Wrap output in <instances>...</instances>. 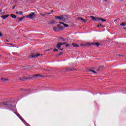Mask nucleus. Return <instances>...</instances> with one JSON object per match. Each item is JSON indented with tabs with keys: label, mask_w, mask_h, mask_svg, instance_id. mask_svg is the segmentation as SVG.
I'll return each instance as SVG.
<instances>
[{
	"label": "nucleus",
	"mask_w": 126,
	"mask_h": 126,
	"mask_svg": "<svg viewBox=\"0 0 126 126\" xmlns=\"http://www.w3.org/2000/svg\"><path fill=\"white\" fill-rule=\"evenodd\" d=\"M27 18H30V19H34L36 18V15H35V12H32L26 16Z\"/></svg>",
	"instance_id": "nucleus-1"
},
{
	"label": "nucleus",
	"mask_w": 126,
	"mask_h": 126,
	"mask_svg": "<svg viewBox=\"0 0 126 126\" xmlns=\"http://www.w3.org/2000/svg\"><path fill=\"white\" fill-rule=\"evenodd\" d=\"M102 21V22H104V21H106V20L105 19H103L101 18H99V17H96L95 18V21Z\"/></svg>",
	"instance_id": "nucleus-2"
},
{
	"label": "nucleus",
	"mask_w": 126,
	"mask_h": 126,
	"mask_svg": "<svg viewBox=\"0 0 126 126\" xmlns=\"http://www.w3.org/2000/svg\"><path fill=\"white\" fill-rule=\"evenodd\" d=\"M40 55V54H37L36 55H32L30 56L31 58H34V59H36V58H38ZM41 56H42V54H41Z\"/></svg>",
	"instance_id": "nucleus-3"
},
{
	"label": "nucleus",
	"mask_w": 126,
	"mask_h": 126,
	"mask_svg": "<svg viewBox=\"0 0 126 126\" xmlns=\"http://www.w3.org/2000/svg\"><path fill=\"white\" fill-rule=\"evenodd\" d=\"M67 19H68V18L67 17V16H62V20L64 22H65V21H66V20H67Z\"/></svg>",
	"instance_id": "nucleus-4"
},
{
	"label": "nucleus",
	"mask_w": 126,
	"mask_h": 126,
	"mask_svg": "<svg viewBox=\"0 0 126 126\" xmlns=\"http://www.w3.org/2000/svg\"><path fill=\"white\" fill-rule=\"evenodd\" d=\"M90 72L91 73V74H94V75H95V74H97V72L93 70H90Z\"/></svg>",
	"instance_id": "nucleus-5"
},
{
	"label": "nucleus",
	"mask_w": 126,
	"mask_h": 126,
	"mask_svg": "<svg viewBox=\"0 0 126 126\" xmlns=\"http://www.w3.org/2000/svg\"><path fill=\"white\" fill-rule=\"evenodd\" d=\"M9 16V15H4L1 16V18H3V19H5V18H7Z\"/></svg>",
	"instance_id": "nucleus-6"
},
{
	"label": "nucleus",
	"mask_w": 126,
	"mask_h": 126,
	"mask_svg": "<svg viewBox=\"0 0 126 126\" xmlns=\"http://www.w3.org/2000/svg\"><path fill=\"white\" fill-rule=\"evenodd\" d=\"M62 46H63V44L62 43H58L57 45V48H58V49H60V48H61Z\"/></svg>",
	"instance_id": "nucleus-7"
},
{
	"label": "nucleus",
	"mask_w": 126,
	"mask_h": 126,
	"mask_svg": "<svg viewBox=\"0 0 126 126\" xmlns=\"http://www.w3.org/2000/svg\"><path fill=\"white\" fill-rule=\"evenodd\" d=\"M79 20H81L82 22H87L86 20L83 19L82 18H78Z\"/></svg>",
	"instance_id": "nucleus-8"
},
{
	"label": "nucleus",
	"mask_w": 126,
	"mask_h": 126,
	"mask_svg": "<svg viewBox=\"0 0 126 126\" xmlns=\"http://www.w3.org/2000/svg\"><path fill=\"white\" fill-rule=\"evenodd\" d=\"M55 17L56 18H58V19H60V20H63V16H56Z\"/></svg>",
	"instance_id": "nucleus-9"
},
{
	"label": "nucleus",
	"mask_w": 126,
	"mask_h": 126,
	"mask_svg": "<svg viewBox=\"0 0 126 126\" xmlns=\"http://www.w3.org/2000/svg\"><path fill=\"white\" fill-rule=\"evenodd\" d=\"M91 18H92V20H93V21H96V18L94 16H91Z\"/></svg>",
	"instance_id": "nucleus-10"
},
{
	"label": "nucleus",
	"mask_w": 126,
	"mask_h": 126,
	"mask_svg": "<svg viewBox=\"0 0 126 126\" xmlns=\"http://www.w3.org/2000/svg\"><path fill=\"white\" fill-rule=\"evenodd\" d=\"M16 14H20V15H22L23 14V12H22V11L16 12Z\"/></svg>",
	"instance_id": "nucleus-11"
},
{
	"label": "nucleus",
	"mask_w": 126,
	"mask_h": 126,
	"mask_svg": "<svg viewBox=\"0 0 126 126\" xmlns=\"http://www.w3.org/2000/svg\"><path fill=\"white\" fill-rule=\"evenodd\" d=\"M58 27L60 28V30H63V28L61 26V25H58Z\"/></svg>",
	"instance_id": "nucleus-12"
},
{
	"label": "nucleus",
	"mask_w": 126,
	"mask_h": 126,
	"mask_svg": "<svg viewBox=\"0 0 126 126\" xmlns=\"http://www.w3.org/2000/svg\"><path fill=\"white\" fill-rule=\"evenodd\" d=\"M1 80L3 82H5V81H7L8 79H3V78H1Z\"/></svg>",
	"instance_id": "nucleus-13"
},
{
	"label": "nucleus",
	"mask_w": 126,
	"mask_h": 126,
	"mask_svg": "<svg viewBox=\"0 0 126 126\" xmlns=\"http://www.w3.org/2000/svg\"><path fill=\"white\" fill-rule=\"evenodd\" d=\"M92 45H95L97 47H99V44L98 43H92Z\"/></svg>",
	"instance_id": "nucleus-14"
},
{
	"label": "nucleus",
	"mask_w": 126,
	"mask_h": 126,
	"mask_svg": "<svg viewBox=\"0 0 126 126\" xmlns=\"http://www.w3.org/2000/svg\"><path fill=\"white\" fill-rule=\"evenodd\" d=\"M11 17H12V18H16V16L13 14H11Z\"/></svg>",
	"instance_id": "nucleus-15"
},
{
	"label": "nucleus",
	"mask_w": 126,
	"mask_h": 126,
	"mask_svg": "<svg viewBox=\"0 0 126 126\" xmlns=\"http://www.w3.org/2000/svg\"><path fill=\"white\" fill-rule=\"evenodd\" d=\"M72 45L74 46V47H79V46L76 44V43H72Z\"/></svg>",
	"instance_id": "nucleus-16"
},
{
	"label": "nucleus",
	"mask_w": 126,
	"mask_h": 126,
	"mask_svg": "<svg viewBox=\"0 0 126 126\" xmlns=\"http://www.w3.org/2000/svg\"><path fill=\"white\" fill-rule=\"evenodd\" d=\"M24 18H25V16H23V17H22L21 18H19V20L20 21H22V19H24Z\"/></svg>",
	"instance_id": "nucleus-17"
},
{
	"label": "nucleus",
	"mask_w": 126,
	"mask_h": 126,
	"mask_svg": "<svg viewBox=\"0 0 126 126\" xmlns=\"http://www.w3.org/2000/svg\"><path fill=\"white\" fill-rule=\"evenodd\" d=\"M33 76H34V77L35 76V77H38V76H40V77H41V76H42V75L36 74V75H34Z\"/></svg>",
	"instance_id": "nucleus-18"
},
{
	"label": "nucleus",
	"mask_w": 126,
	"mask_h": 126,
	"mask_svg": "<svg viewBox=\"0 0 126 126\" xmlns=\"http://www.w3.org/2000/svg\"><path fill=\"white\" fill-rule=\"evenodd\" d=\"M121 26H126V23H123L121 24H120Z\"/></svg>",
	"instance_id": "nucleus-19"
},
{
	"label": "nucleus",
	"mask_w": 126,
	"mask_h": 126,
	"mask_svg": "<svg viewBox=\"0 0 126 126\" xmlns=\"http://www.w3.org/2000/svg\"><path fill=\"white\" fill-rule=\"evenodd\" d=\"M53 30L57 32V31H58V29L56 27H54L53 28Z\"/></svg>",
	"instance_id": "nucleus-20"
},
{
	"label": "nucleus",
	"mask_w": 126,
	"mask_h": 126,
	"mask_svg": "<svg viewBox=\"0 0 126 126\" xmlns=\"http://www.w3.org/2000/svg\"><path fill=\"white\" fill-rule=\"evenodd\" d=\"M63 25L65 27H68V25L67 24H63Z\"/></svg>",
	"instance_id": "nucleus-21"
},
{
	"label": "nucleus",
	"mask_w": 126,
	"mask_h": 126,
	"mask_svg": "<svg viewBox=\"0 0 126 126\" xmlns=\"http://www.w3.org/2000/svg\"><path fill=\"white\" fill-rule=\"evenodd\" d=\"M87 45H88V46H90V45H92V43H87Z\"/></svg>",
	"instance_id": "nucleus-22"
},
{
	"label": "nucleus",
	"mask_w": 126,
	"mask_h": 126,
	"mask_svg": "<svg viewBox=\"0 0 126 126\" xmlns=\"http://www.w3.org/2000/svg\"><path fill=\"white\" fill-rule=\"evenodd\" d=\"M0 37H2V33L0 32Z\"/></svg>",
	"instance_id": "nucleus-23"
},
{
	"label": "nucleus",
	"mask_w": 126,
	"mask_h": 126,
	"mask_svg": "<svg viewBox=\"0 0 126 126\" xmlns=\"http://www.w3.org/2000/svg\"><path fill=\"white\" fill-rule=\"evenodd\" d=\"M62 45H66V43L65 42H63V43H62Z\"/></svg>",
	"instance_id": "nucleus-24"
},
{
	"label": "nucleus",
	"mask_w": 126,
	"mask_h": 126,
	"mask_svg": "<svg viewBox=\"0 0 126 126\" xmlns=\"http://www.w3.org/2000/svg\"><path fill=\"white\" fill-rule=\"evenodd\" d=\"M69 46H70L69 44H67V43H66L65 47H68Z\"/></svg>",
	"instance_id": "nucleus-25"
},
{
	"label": "nucleus",
	"mask_w": 126,
	"mask_h": 126,
	"mask_svg": "<svg viewBox=\"0 0 126 126\" xmlns=\"http://www.w3.org/2000/svg\"><path fill=\"white\" fill-rule=\"evenodd\" d=\"M57 51H58V49H55L54 50V52H57Z\"/></svg>",
	"instance_id": "nucleus-26"
},
{
	"label": "nucleus",
	"mask_w": 126,
	"mask_h": 126,
	"mask_svg": "<svg viewBox=\"0 0 126 126\" xmlns=\"http://www.w3.org/2000/svg\"><path fill=\"white\" fill-rule=\"evenodd\" d=\"M59 23H60V24H63H63H64V23H63V22H60Z\"/></svg>",
	"instance_id": "nucleus-27"
},
{
	"label": "nucleus",
	"mask_w": 126,
	"mask_h": 126,
	"mask_svg": "<svg viewBox=\"0 0 126 126\" xmlns=\"http://www.w3.org/2000/svg\"><path fill=\"white\" fill-rule=\"evenodd\" d=\"M60 55H63V53L62 52H60L59 54V56H60Z\"/></svg>",
	"instance_id": "nucleus-28"
},
{
	"label": "nucleus",
	"mask_w": 126,
	"mask_h": 126,
	"mask_svg": "<svg viewBox=\"0 0 126 126\" xmlns=\"http://www.w3.org/2000/svg\"><path fill=\"white\" fill-rule=\"evenodd\" d=\"M3 104L4 105H6V104H7V103H6V102H3Z\"/></svg>",
	"instance_id": "nucleus-29"
},
{
	"label": "nucleus",
	"mask_w": 126,
	"mask_h": 126,
	"mask_svg": "<svg viewBox=\"0 0 126 126\" xmlns=\"http://www.w3.org/2000/svg\"><path fill=\"white\" fill-rule=\"evenodd\" d=\"M40 14L41 15V16H44V15H44V14H43L42 13H40Z\"/></svg>",
	"instance_id": "nucleus-30"
},
{
	"label": "nucleus",
	"mask_w": 126,
	"mask_h": 126,
	"mask_svg": "<svg viewBox=\"0 0 126 126\" xmlns=\"http://www.w3.org/2000/svg\"><path fill=\"white\" fill-rule=\"evenodd\" d=\"M101 24H99V25H98L97 26V27H101Z\"/></svg>",
	"instance_id": "nucleus-31"
},
{
	"label": "nucleus",
	"mask_w": 126,
	"mask_h": 126,
	"mask_svg": "<svg viewBox=\"0 0 126 126\" xmlns=\"http://www.w3.org/2000/svg\"><path fill=\"white\" fill-rule=\"evenodd\" d=\"M123 28H124V29H125V30L126 31V27H124Z\"/></svg>",
	"instance_id": "nucleus-32"
},
{
	"label": "nucleus",
	"mask_w": 126,
	"mask_h": 126,
	"mask_svg": "<svg viewBox=\"0 0 126 126\" xmlns=\"http://www.w3.org/2000/svg\"><path fill=\"white\" fill-rule=\"evenodd\" d=\"M105 2H107L108 1V0H104Z\"/></svg>",
	"instance_id": "nucleus-33"
},
{
	"label": "nucleus",
	"mask_w": 126,
	"mask_h": 126,
	"mask_svg": "<svg viewBox=\"0 0 126 126\" xmlns=\"http://www.w3.org/2000/svg\"><path fill=\"white\" fill-rule=\"evenodd\" d=\"M51 50H52V49H48V50H47V51H51Z\"/></svg>",
	"instance_id": "nucleus-34"
},
{
	"label": "nucleus",
	"mask_w": 126,
	"mask_h": 126,
	"mask_svg": "<svg viewBox=\"0 0 126 126\" xmlns=\"http://www.w3.org/2000/svg\"><path fill=\"white\" fill-rule=\"evenodd\" d=\"M46 14H51V13H46Z\"/></svg>",
	"instance_id": "nucleus-35"
},
{
	"label": "nucleus",
	"mask_w": 126,
	"mask_h": 126,
	"mask_svg": "<svg viewBox=\"0 0 126 126\" xmlns=\"http://www.w3.org/2000/svg\"><path fill=\"white\" fill-rule=\"evenodd\" d=\"M51 12H54V10H51Z\"/></svg>",
	"instance_id": "nucleus-36"
},
{
	"label": "nucleus",
	"mask_w": 126,
	"mask_h": 126,
	"mask_svg": "<svg viewBox=\"0 0 126 126\" xmlns=\"http://www.w3.org/2000/svg\"><path fill=\"white\" fill-rule=\"evenodd\" d=\"M61 51H63V49H60Z\"/></svg>",
	"instance_id": "nucleus-37"
},
{
	"label": "nucleus",
	"mask_w": 126,
	"mask_h": 126,
	"mask_svg": "<svg viewBox=\"0 0 126 126\" xmlns=\"http://www.w3.org/2000/svg\"><path fill=\"white\" fill-rule=\"evenodd\" d=\"M1 11H2V10H0V12H1Z\"/></svg>",
	"instance_id": "nucleus-38"
},
{
	"label": "nucleus",
	"mask_w": 126,
	"mask_h": 126,
	"mask_svg": "<svg viewBox=\"0 0 126 126\" xmlns=\"http://www.w3.org/2000/svg\"><path fill=\"white\" fill-rule=\"evenodd\" d=\"M14 7H13V9H14Z\"/></svg>",
	"instance_id": "nucleus-39"
}]
</instances>
